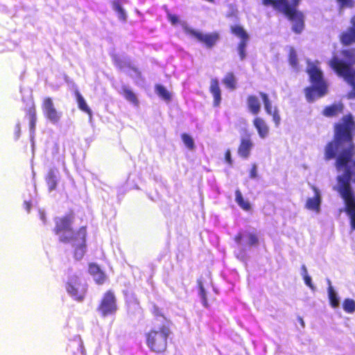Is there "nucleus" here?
<instances>
[{"instance_id":"44","label":"nucleus","mask_w":355,"mask_h":355,"mask_svg":"<svg viewBox=\"0 0 355 355\" xmlns=\"http://www.w3.org/2000/svg\"><path fill=\"white\" fill-rule=\"evenodd\" d=\"M257 177V165L253 164L250 171V178H256Z\"/></svg>"},{"instance_id":"41","label":"nucleus","mask_w":355,"mask_h":355,"mask_svg":"<svg viewBox=\"0 0 355 355\" xmlns=\"http://www.w3.org/2000/svg\"><path fill=\"white\" fill-rule=\"evenodd\" d=\"M167 18L172 25H176L179 23V17L175 14L168 13Z\"/></svg>"},{"instance_id":"22","label":"nucleus","mask_w":355,"mask_h":355,"mask_svg":"<svg viewBox=\"0 0 355 355\" xmlns=\"http://www.w3.org/2000/svg\"><path fill=\"white\" fill-rule=\"evenodd\" d=\"M119 93L127 101L132 103L134 106L138 107L139 105V101L136 94L127 85H123Z\"/></svg>"},{"instance_id":"12","label":"nucleus","mask_w":355,"mask_h":355,"mask_svg":"<svg viewBox=\"0 0 355 355\" xmlns=\"http://www.w3.org/2000/svg\"><path fill=\"white\" fill-rule=\"evenodd\" d=\"M339 40L344 46L355 44V15L350 19V26L340 34Z\"/></svg>"},{"instance_id":"1","label":"nucleus","mask_w":355,"mask_h":355,"mask_svg":"<svg viewBox=\"0 0 355 355\" xmlns=\"http://www.w3.org/2000/svg\"><path fill=\"white\" fill-rule=\"evenodd\" d=\"M334 131L333 140L329 141L324 148V159L330 160L336 157V167H346L352 160L354 149L355 121L352 114L344 115L334 125Z\"/></svg>"},{"instance_id":"30","label":"nucleus","mask_w":355,"mask_h":355,"mask_svg":"<svg viewBox=\"0 0 355 355\" xmlns=\"http://www.w3.org/2000/svg\"><path fill=\"white\" fill-rule=\"evenodd\" d=\"M156 94L162 99L166 101H170L171 99V93L166 89L165 87L160 84H157L155 86Z\"/></svg>"},{"instance_id":"36","label":"nucleus","mask_w":355,"mask_h":355,"mask_svg":"<svg viewBox=\"0 0 355 355\" xmlns=\"http://www.w3.org/2000/svg\"><path fill=\"white\" fill-rule=\"evenodd\" d=\"M181 138L186 147L189 150H193L195 148V144L193 138L187 133H182Z\"/></svg>"},{"instance_id":"23","label":"nucleus","mask_w":355,"mask_h":355,"mask_svg":"<svg viewBox=\"0 0 355 355\" xmlns=\"http://www.w3.org/2000/svg\"><path fill=\"white\" fill-rule=\"evenodd\" d=\"M74 95L76 96V101H77V104H78V108L85 112L86 114H87L89 116H92V112L91 110V109L89 108V107L87 105L85 100L84 99L83 96L81 95V94L80 93V92L76 89L75 92H74Z\"/></svg>"},{"instance_id":"8","label":"nucleus","mask_w":355,"mask_h":355,"mask_svg":"<svg viewBox=\"0 0 355 355\" xmlns=\"http://www.w3.org/2000/svg\"><path fill=\"white\" fill-rule=\"evenodd\" d=\"M184 32L186 34L195 37L198 42L202 43L207 49H212L220 40V34L218 32L203 34L201 32L189 27L184 28Z\"/></svg>"},{"instance_id":"46","label":"nucleus","mask_w":355,"mask_h":355,"mask_svg":"<svg viewBox=\"0 0 355 355\" xmlns=\"http://www.w3.org/2000/svg\"><path fill=\"white\" fill-rule=\"evenodd\" d=\"M242 239H243V234L241 232H239L237 233L234 238V241L237 243V244H241V242H242Z\"/></svg>"},{"instance_id":"29","label":"nucleus","mask_w":355,"mask_h":355,"mask_svg":"<svg viewBox=\"0 0 355 355\" xmlns=\"http://www.w3.org/2000/svg\"><path fill=\"white\" fill-rule=\"evenodd\" d=\"M26 116L30 121V128L32 130H35L37 117H36V108L34 103H32L31 106L26 111Z\"/></svg>"},{"instance_id":"32","label":"nucleus","mask_w":355,"mask_h":355,"mask_svg":"<svg viewBox=\"0 0 355 355\" xmlns=\"http://www.w3.org/2000/svg\"><path fill=\"white\" fill-rule=\"evenodd\" d=\"M259 96L263 101L266 114L268 115L272 114L274 108H272V102L270 100L268 95L266 93L261 92H259Z\"/></svg>"},{"instance_id":"4","label":"nucleus","mask_w":355,"mask_h":355,"mask_svg":"<svg viewBox=\"0 0 355 355\" xmlns=\"http://www.w3.org/2000/svg\"><path fill=\"white\" fill-rule=\"evenodd\" d=\"M306 72L312 85L304 89V94L308 102L311 103L317 98L325 96L328 92V86L324 78L322 71L315 64H311Z\"/></svg>"},{"instance_id":"10","label":"nucleus","mask_w":355,"mask_h":355,"mask_svg":"<svg viewBox=\"0 0 355 355\" xmlns=\"http://www.w3.org/2000/svg\"><path fill=\"white\" fill-rule=\"evenodd\" d=\"M230 32L241 40L238 44L237 50L240 59L243 60L246 56L245 49L249 40V35L245 30L240 25L232 26L230 27Z\"/></svg>"},{"instance_id":"45","label":"nucleus","mask_w":355,"mask_h":355,"mask_svg":"<svg viewBox=\"0 0 355 355\" xmlns=\"http://www.w3.org/2000/svg\"><path fill=\"white\" fill-rule=\"evenodd\" d=\"M127 67L130 69L132 70V71H134L138 76H141V71L139 70V69L135 66H132L131 65L130 63L127 64Z\"/></svg>"},{"instance_id":"31","label":"nucleus","mask_w":355,"mask_h":355,"mask_svg":"<svg viewBox=\"0 0 355 355\" xmlns=\"http://www.w3.org/2000/svg\"><path fill=\"white\" fill-rule=\"evenodd\" d=\"M46 181L50 191L55 189L57 187V177L53 170H50L48 172Z\"/></svg>"},{"instance_id":"43","label":"nucleus","mask_w":355,"mask_h":355,"mask_svg":"<svg viewBox=\"0 0 355 355\" xmlns=\"http://www.w3.org/2000/svg\"><path fill=\"white\" fill-rule=\"evenodd\" d=\"M225 159L230 166L232 165L233 161L232 159L231 151L230 149L226 150L225 153Z\"/></svg>"},{"instance_id":"52","label":"nucleus","mask_w":355,"mask_h":355,"mask_svg":"<svg viewBox=\"0 0 355 355\" xmlns=\"http://www.w3.org/2000/svg\"><path fill=\"white\" fill-rule=\"evenodd\" d=\"M227 17H235V13L234 12L229 13V14L227 15Z\"/></svg>"},{"instance_id":"7","label":"nucleus","mask_w":355,"mask_h":355,"mask_svg":"<svg viewBox=\"0 0 355 355\" xmlns=\"http://www.w3.org/2000/svg\"><path fill=\"white\" fill-rule=\"evenodd\" d=\"M117 310L118 306L114 293L111 290H108L103 294L97 306V311L101 313V316L107 317L114 315Z\"/></svg>"},{"instance_id":"53","label":"nucleus","mask_w":355,"mask_h":355,"mask_svg":"<svg viewBox=\"0 0 355 355\" xmlns=\"http://www.w3.org/2000/svg\"><path fill=\"white\" fill-rule=\"evenodd\" d=\"M119 68H121V67H122V66H121V64H119Z\"/></svg>"},{"instance_id":"40","label":"nucleus","mask_w":355,"mask_h":355,"mask_svg":"<svg viewBox=\"0 0 355 355\" xmlns=\"http://www.w3.org/2000/svg\"><path fill=\"white\" fill-rule=\"evenodd\" d=\"M341 66L346 70V73L349 76V80L354 83V78H355V71H352L347 65L341 63Z\"/></svg>"},{"instance_id":"54","label":"nucleus","mask_w":355,"mask_h":355,"mask_svg":"<svg viewBox=\"0 0 355 355\" xmlns=\"http://www.w3.org/2000/svg\"><path fill=\"white\" fill-rule=\"evenodd\" d=\"M354 166H355V162H354Z\"/></svg>"},{"instance_id":"14","label":"nucleus","mask_w":355,"mask_h":355,"mask_svg":"<svg viewBox=\"0 0 355 355\" xmlns=\"http://www.w3.org/2000/svg\"><path fill=\"white\" fill-rule=\"evenodd\" d=\"M253 146L254 144L250 135L247 137L242 138L237 150L239 155L243 159H248L250 155Z\"/></svg>"},{"instance_id":"28","label":"nucleus","mask_w":355,"mask_h":355,"mask_svg":"<svg viewBox=\"0 0 355 355\" xmlns=\"http://www.w3.org/2000/svg\"><path fill=\"white\" fill-rule=\"evenodd\" d=\"M329 287H328V296L329 300V303L331 306L336 309L339 306L340 302L339 298L337 296V293L334 290V288L331 285V282L328 281Z\"/></svg>"},{"instance_id":"47","label":"nucleus","mask_w":355,"mask_h":355,"mask_svg":"<svg viewBox=\"0 0 355 355\" xmlns=\"http://www.w3.org/2000/svg\"><path fill=\"white\" fill-rule=\"evenodd\" d=\"M304 282L305 284L311 287V288H313V285H312V281H311V278L310 276H309L308 275H305L304 276Z\"/></svg>"},{"instance_id":"27","label":"nucleus","mask_w":355,"mask_h":355,"mask_svg":"<svg viewBox=\"0 0 355 355\" xmlns=\"http://www.w3.org/2000/svg\"><path fill=\"white\" fill-rule=\"evenodd\" d=\"M112 8L118 14V17L120 20L123 21H126L127 15L120 0H114L112 2Z\"/></svg>"},{"instance_id":"33","label":"nucleus","mask_w":355,"mask_h":355,"mask_svg":"<svg viewBox=\"0 0 355 355\" xmlns=\"http://www.w3.org/2000/svg\"><path fill=\"white\" fill-rule=\"evenodd\" d=\"M343 308L347 313L355 312V301L350 298H346L343 302Z\"/></svg>"},{"instance_id":"21","label":"nucleus","mask_w":355,"mask_h":355,"mask_svg":"<svg viewBox=\"0 0 355 355\" xmlns=\"http://www.w3.org/2000/svg\"><path fill=\"white\" fill-rule=\"evenodd\" d=\"M249 112L253 115H257L261 111V103L259 98L254 94L248 95L246 98Z\"/></svg>"},{"instance_id":"2","label":"nucleus","mask_w":355,"mask_h":355,"mask_svg":"<svg viewBox=\"0 0 355 355\" xmlns=\"http://www.w3.org/2000/svg\"><path fill=\"white\" fill-rule=\"evenodd\" d=\"M74 219L75 214L73 211L55 218L53 232L59 236L60 242L71 245L74 258L80 260L87 251V231L86 226H81L74 231L72 228Z\"/></svg>"},{"instance_id":"39","label":"nucleus","mask_w":355,"mask_h":355,"mask_svg":"<svg viewBox=\"0 0 355 355\" xmlns=\"http://www.w3.org/2000/svg\"><path fill=\"white\" fill-rule=\"evenodd\" d=\"M270 115L272 116V120L275 124V126H278L281 121V117L279 113V110L276 107H274L273 111L272 112V114Z\"/></svg>"},{"instance_id":"19","label":"nucleus","mask_w":355,"mask_h":355,"mask_svg":"<svg viewBox=\"0 0 355 355\" xmlns=\"http://www.w3.org/2000/svg\"><path fill=\"white\" fill-rule=\"evenodd\" d=\"M252 124L261 138H266L268 135L269 127L263 119L260 116H256L252 121Z\"/></svg>"},{"instance_id":"15","label":"nucleus","mask_w":355,"mask_h":355,"mask_svg":"<svg viewBox=\"0 0 355 355\" xmlns=\"http://www.w3.org/2000/svg\"><path fill=\"white\" fill-rule=\"evenodd\" d=\"M344 110V105L341 102L335 103L325 106L322 112L323 116L329 118L336 117L342 114Z\"/></svg>"},{"instance_id":"18","label":"nucleus","mask_w":355,"mask_h":355,"mask_svg":"<svg viewBox=\"0 0 355 355\" xmlns=\"http://www.w3.org/2000/svg\"><path fill=\"white\" fill-rule=\"evenodd\" d=\"M209 92L214 97L213 105L214 107H218L220 104L221 89L219 86V82L216 78H212L210 81Z\"/></svg>"},{"instance_id":"11","label":"nucleus","mask_w":355,"mask_h":355,"mask_svg":"<svg viewBox=\"0 0 355 355\" xmlns=\"http://www.w3.org/2000/svg\"><path fill=\"white\" fill-rule=\"evenodd\" d=\"M341 54L345 58V62L339 59L337 56H333L328 62L329 66L336 73V69L334 67V64L336 62H340V63L347 65L352 71H355V70L352 68V65L355 64V48L343 50L341 51Z\"/></svg>"},{"instance_id":"49","label":"nucleus","mask_w":355,"mask_h":355,"mask_svg":"<svg viewBox=\"0 0 355 355\" xmlns=\"http://www.w3.org/2000/svg\"><path fill=\"white\" fill-rule=\"evenodd\" d=\"M300 0H291V4L290 5L292 8H295L300 3Z\"/></svg>"},{"instance_id":"34","label":"nucleus","mask_w":355,"mask_h":355,"mask_svg":"<svg viewBox=\"0 0 355 355\" xmlns=\"http://www.w3.org/2000/svg\"><path fill=\"white\" fill-rule=\"evenodd\" d=\"M288 62H289L290 65L293 68L296 69L298 68L297 55L295 50L293 48H291L289 50Z\"/></svg>"},{"instance_id":"51","label":"nucleus","mask_w":355,"mask_h":355,"mask_svg":"<svg viewBox=\"0 0 355 355\" xmlns=\"http://www.w3.org/2000/svg\"><path fill=\"white\" fill-rule=\"evenodd\" d=\"M302 270H303V275H304V276L305 275H308V274H307V270H306V268L305 266H302Z\"/></svg>"},{"instance_id":"5","label":"nucleus","mask_w":355,"mask_h":355,"mask_svg":"<svg viewBox=\"0 0 355 355\" xmlns=\"http://www.w3.org/2000/svg\"><path fill=\"white\" fill-rule=\"evenodd\" d=\"M351 172L347 170L343 176L338 178L337 191L345 204V211L350 218L352 230H355V194L350 184Z\"/></svg>"},{"instance_id":"38","label":"nucleus","mask_w":355,"mask_h":355,"mask_svg":"<svg viewBox=\"0 0 355 355\" xmlns=\"http://www.w3.org/2000/svg\"><path fill=\"white\" fill-rule=\"evenodd\" d=\"M247 237L248 239V245L254 246L258 245L259 243V238L256 233L249 232L247 234Z\"/></svg>"},{"instance_id":"13","label":"nucleus","mask_w":355,"mask_h":355,"mask_svg":"<svg viewBox=\"0 0 355 355\" xmlns=\"http://www.w3.org/2000/svg\"><path fill=\"white\" fill-rule=\"evenodd\" d=\"M334 67L336 69V73L340 76L343 78V79L352 87V89L347 94V98L349 99H354L355 98V78H354V84L349 80V76L346 73V70L343 68L341 66V63L340 62H336L334 63Z\"/></svg>"},{"instance_id":"42","label":"nucleus","mask_w":355,"mask_h":355,"mask_svg":"<svg viewBox=\"0 0 355 355\" xmlns=\"http://www.w3.org/2000/svg\"><path fill=\"white\" fill-rule=\"evenodd\" d=\"M153 313L156 317H162V318H164V320H166V322L168 321L164 317V314L162 313L161 310L159 309V308L157 306H156V305H154V306H153Z\"/></svg>"},{"instance_id":"9","label":"nucleus","mask_w":355,"mask_h":355,"mask_svg":"<svg viewBox=\"0 0 355 355\" xmlns=\"http://www.w3.org/2000/svg\"><path fill=\"white\" fill-rule=\"evenodd\" d=\"M42 110L46 119L52 123H58L62 117V112L56 110L52 98L46 96L42 102Z\"/></svg>"},{"instance_id":"26","label":"nucleus","mask_w":355,"mask_h":355,"mask_svg":"<svg viewBox=\"0 0 355 355\" xmlns=\"http://www.w3.org/2000/svg\"><path fill=\"white\" fill-rule=\"evenodd\" d=\"M223 83L227 88L234 90L236 88V78L233 72H227L222 80Z\"/></svg>"},{"instance_id":"20","label":"nucleus","mask_w":355,"mask_h":355,"mask_svg":"<svg viewBox=\"0 0 355 355\" xmlns=\"http://www.w3.org/2000/svg\"><path fill=\"white\" fill-rule=\"evenodd\" d=\"M89 272L93 276L95 282L98 284H103L105 279L106 276L104 272L100 268V267L94 263H89Z\"/></svg>"},{"instance_id":"3","label":"nucleus","mask_w":355,"mask_h":355,"mask_svg":"<svg viewBox=\"0 0 355 355\" xmlns=\"http://www.w3.org/2000/svg\"><path fill=\"white\" fill-rule=\"evenodd\" d=\"M170 321H167L157 327H152L144 334L145 342L150 352L160 354L164 353L168 347V340L172 334Z\"/></svg>"},{"instance_id":"25","label":"nucleus","mask_w":355,"mask_h":355,"mask_svg":"<svg viewBox=\"0 0 355 355\" xmlns=\"http://www.w3.org/2000/svg\"><path fill=\"white\" fill-rule=\"evenodd\" d=\"M235 201L238 205L244 211H248L251 209V205L250 202L245 200L239 189L235 191Z\"/></svg>"},{"instance_id":"16","label":"nucleus","mask_w":355,"mask_h":355,"mask_svg":"<svg viewBox=\"0 0 355 355\" xmlns=\"http://www.w3.org/2000/svg\"><path fill=\"white\" fill-rule=\"evenodd\" d=\"M79 284L76 281L73 282L72 280L67 282L66 289L69 295H71L75 300L78 301H82L86 293V289L83 288L81 291H78Z\"/></svg>"},{"instance_id":"37","label":"nucleus","mask_w":355,"mask_h":355,"mask_svg":"<svg viewBox=\"0 0 355 355\" xmlns=\"http://www.w3.org/2000/svg\"><path fill=\"white\" fill-rule=\"evenodd\" d=\"M198 285L200 290V295L202 300V302L204 306L207 308L209 306L207 299L206 297V293L201 280H198Z\"/></svg>"},{"instance_id":"6","label":"nucleus","mask_w":355,"mask_h":355,"mask_svg":"<svg viewBox=\"0 0 355 355\" xmlns=\"http://www.w3.org/2000/svg\"><path fill=\"white\" fill-rule=\"evenodd\" d=\"M266 7H272L275 10L283 12L289 20L293 21V31L300 33L304 28V16L296 8H292L287 0H261Z\"/></svg>"},{"instance_id":"35","label":"nucleus","mask_w":355,"mask_h":355,"mask_svg":"<svg viewBox=\"0 0 355 355\" xmlns=\"http://www.w3.org/2000/svg\"><path fill=\"white\" fill-rule=\"evenodd\" d=\"M340 10L352 9L355 7V0H336Z\"/></svg>"},{"instance_id":"24","label":"nucleus","mask_w":355,"mask_h":355,"mask_svg":"<svg viewBox=\"0 0 355 355\" xmlns=\"http://www.w3.org/2000/svg\"><path fill=\"white\" fill-rule=\"evenodd\" d=\"M68 348L73 353H83V343L80 336L75 337L68 344Z\"/></svg>"},{"instance_id":"50","label":"nucleus","mask_w":355,"mask_h":355,"mask_svg":"<svg viewBox=\"0 0 355 355\" xmlns=\"http://www.w3.org/2000/svg\"><path fill=\"white\" fill-rule=\"evenodd\" d=\"M24 207L26 208V209L29 211L31 209V203L30 202H28V201H25L24 203Z\"/></svg>"},{"instance_id":"17","label":"nucleus","mask_w":355,"mask_h":355,"mask_svg":"<svg viewBox=\"0 0 355 355\" xmlns=\"http://www.w3.org/2000/svg\"><path fill=\"white\" fill-rule=\"evenodd\" d=\"M312 189L315 193L313 198H309L306 200L305 207L307 209L315 211L318 212L320 208L321 197L318 188L315 186H312Z\"/></svg>"},{"instance_id":"48","label":"nucleus","mask_w":355,"mask_h":355,"mask_svg":"<svg viewBox=\"0 0 355 355\" xmlns=\"http://www.w3.org/2000/svg\"><path fill=\"white\" fill-rule=\"evenodd\" d=\"M40 219L43 221V223H46V218L45 213L44 211H40Z\"/></svg>"}]
</instances>
